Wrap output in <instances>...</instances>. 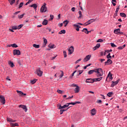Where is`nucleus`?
I'll return each mask as SVG.
<instances>
[{"mask_svg": "<svg viewBox=\"0 0 127 127\" xmlns=\"http://www.w3.org/2000/svg\"><path fill=\"white\" fill-rule=\"evenodd\" d=\"M63 53H64V58H66V57H67V53H66V51H64Z\"/></svg>", "mask_w": 127, "mask_h": 127, "instance_id": "a19ab883", "label": "nucleus"}, {"mask_svg": "<svg viewBox=\"0 0 127 127\" xmlns=\"http://www.w3.org/2000/svg\"><path fill=\"white\" fill-rule=\"evenodd\" d=\"M36 73L38 76L41 77L42 76V74H43V71L40 70V68H39V69L36 70Z\"/></svg>", "mask_w": 127, "mask_h": 127, "instance_id": "7ed1b4c3", "label": "nucleus"}, {"mask_svg": "<svg viewBox=\"0 0 127 127\" xmlns=\"http://www.w3.org/2000/svg\"><path fill=\"white\" fill-rule=\"evenodd\" d=\"M22 5H23V2H21L19 5V8H20L21 7H22Z\"/></svg>", "mask_w": 127, "mask_h": 127, "instance_id": "09e8293b", "label": "nucleus"}, {"mask_svg": "<svg viewBox=\"0 0 127 127\" xmlns=\"http://www.w3.org/2000/svg\"><path fill=\"white\" fill-rule=\"evenodd\" d=\"M73 96H69V97H68V98H67L66 99V100H70V99H72V98H73Z\"/></svg>", "mask_w": 127, "mask_h": 127, "instance_id": "052dcab7", "label": "nucleus"}, {"mask_svg": "<svg viewBox=\"0 0 127 127\" xmlns=\"http://www.w3.org/2000/svg\"><path fill=\"white\" fill-rule=\"evenodd\" d=\"M23 16H24V14H23L20 16H18V18H22V17H23Z\"/></svg>", "mask_w": 127, "mask_h": 127, "instance_id": "864d4df0", "label": "nucleus"}, {"mask_svg": "<svg viewBox=\"0 0 127 127\" xmlns=\"http://www.w3.org/2000/svg\"><path fill=\"white\" fill-rule=\"evenodd\" d=\"M40 10L41 12H46L47 7H46V3H44L43 5L41 7Z\"/></svg>", "mask_w": 127, "mask_h": 127, "instance_id": "f03ea898", "label": "nucleus"}, {"mask_svg": "<svg viewBox=\"0 0 127 127\" xmlns=\"http://www.w3.org/2000/svg\"><path fill=\"white\" fill-rule=\"evenodd\" d=\"M72 11H75V7L71 8Z\"/></svg>", "mask_w": 127, "mask_h": 127, "instance_id": "774afa93", "label": "nucleus"}, {"mask_svg": "<svg viewBox=\"0 0 127 127\" xmlns=\"http://www.w3.org/2000/svg\"><path fill=\"white\" fill-rule=\"evenodd\" d=\"M73 26L74 27H76L75 28V30H76V31H79V30H80V29L79 28V25H77V24H73Z\"/></svg>", "mask_w": 127, "mask_h": 127, "instance_id": "4be33fe9", "label": "nucleus"}, {"mask_svg": "<svg viewBox=\"0 0 127 127\" xmlns=\"http://www.w3.org/2000/svg\"><path fill=\"white\" fill-rule=\"evenodd\" d=\"M96 109L94 108L91 110V115L92 116H95V115H96Z\"/></svg>", "mask_w": 127, "mask_h": 127, "instance_id": "dca6fc26", "label": "nucleus"}, {"mask_svg": "<svg viewBox=\"0 0 127 127\" xmlns=\"http://www.w3.org/2000/svg\"><path fill=\"white\" fill-rule=\"evenodd\" d=\"M66 33V30H63L59 32V34H65Z\"/></svg>", "mask_w": 127, "mask_h": 127, "instance_id": "c756f323", "label": "nucleus"}, {"mask_svg": "<svg viewBox=\"0 0 127 127\" xmlns=\"http://www.w3.org/2000/svg\"><path fill=\"white\" fill-rule=\"evenodd\" d=\"M48 47H49L51 49H53V48H54L55 47V45H49Z\"/></svg>", "mask_w": 127, "mask_h": 127, "instance_id": "4c0bfd02", "label": "nucleus"}, {"mask_svg": "<svg viewBox=\"0 0 127 127\" xmlns=\"http://www.w3.org/2000/svg\"><path fill=\"white\" fill-rule=\"evenodd\" d=\"M19 12H20V11H17V12H15L14 13V14H17L19 13Z\"/></svg>", "mask_w": 127, "mask_h": 127, "instance_id": "69168bd1", "label": "nucleus"}, {"mask_svg": "<svg viewBox=\"0 0 127 127\" xmlns=\"http://www.w3.org/2000/svg\"><path fill=\"white\" fill-rule=\"evenodd\" d=\"M120 31H121V29H117L114 30V33L115 34H119L120 33Z\"/></svg>", "mask_w": 127, "mask_h": 127, "instance_id": "393cba45", "label": "nucleus"}, {"mask_svg": "<svg viewBox=\"0 0 127 127\" xmlns=\"http://www.w3.org/2000/svg\"><path fill=\"white\" fill-rule=\"evenodd\" d=\"M97 49H98V48H97V47L96 46L94 48H93V51L97 50Z\"/></svg>", "mask_w": 127, "mask_h": 127, "instance_id": "4d7b16f0", "label": "nucleus"}, {"mask_svg": "<svg viewBox=\"0 0 127 127\" xmlns=\"http://www.w3.org/2000/svg\"><path fill=\"white\" fill-rule=\"evenodd\" d=\"M113 92H109L107 94V96L108 97H112V95H113Z\"/></svg>", "mask_w": 127, "mask_h": 127, "instance_id": "a18cd8bd", "label": "nucleus"}, {"mask_svg": "<svg viewBox=\"0 0 127 127\" xmlns=\"http://www.w3.org/2000/svg\"><path fill=\"white\" fill-rule=\"evenodd\" d=\"M113 64V61L111 59H108L107 62H105V65H111Z\"/></svg>", "mask_w": 127, "mask_h": 127, "instance_id": "9b49d317", "label": "nucleus"}, {"mask_svg": "<svg viewBox=\"0 0 127 127\" xmlns=\"http://www.w3.org/2000/svg\"><path fill=\"white\" fill-rule=\"evenodd\" d=\"M103 79V77H101L99 78H94V82H100V81H101V80H102Z\"/></svg>", "mask_w": 127, "mask_h": 127, "instance_id": "6ab92c4d", "label": "nucleus"}, {"mask_svg": "<svg viewBox=\"0 0 127 127\" xmlns=\"http://www.w3.org/2000/svg\"><path fill=\"white\" fill-rule=\"evenodd\" d=\"M78 13L79 14V16L78 17V18H81L82 17V12L81 11H78Z\"/></svg>", "mask_w": 127, "mask_h": 127, "instance_id": "ea45409f", "label": "nucleus"}, {"mask_svg": "<svg viewBox=\"0 0 127 127\" xmlns=\"http://www.w3.org/2000/svg\"><path fill=\"white\" fill-rule=\"evenodd\" d=\"M50 18H51V20H53V18H54V16H53L52 15H50Z\"/></svg>", "mask_w": 127, "mask_h": 127, "instance_id": "bf43d9fd", "label": "nucleus"}, {"mask_svg": "<svg viewBox=\"0 0 127 127\" xmlns=\"http://www.w3.org/2000/svg\"><path fill=\"white\" fill-rule=\"evenodd\" d=\"M103 41H104V40L102 39H99L97 41V42H103Z\"/></svg>", "mask_w": 127, "mask_h": 127, "instance_id": "3c124183", "label": "nucleus"}, {"mask_svg": "<svg viewBox=\"0 0 127 127\" xmlns=\"http://www.w3.org/2000/svg\"><path fill=\"white\" fill-rule=\"evenodd\" d=\"M16 92H17V93H18V95L20 97H22V96H26V94L23 93V92H22L20 91L17 90Z\"/></svg>", "mask_w": 127, "mask_h": 127, "instance_id": "f8f14e48", "label": "nucleus"}, {"mask_svg": "<svg viewBox=\"0 0 127 127\" xmlns=\"http://www.w3.org/2000/svg\"><path fill=\"white\" fill-rule=\"evenodd\" d=\"M13 55H20V51L19 50H14Z\"/></svg>", "mask_w": 127, "mask_h": 127, "instance_id": "6e6552de", "label": "nucleus"}, {"mask_svg": "<svg viewBox=\"0 0 127 127\" xmlns=\"http://www.w3.org/2000/svg\"><path fill=\"white\" fill-rule=\"evenodd\" d=\"M37 81V79H34L33 80H30V83H31V84H35Z\"/></svg>", "mask_w": 127, "mask_h": 127, "instance_id": "2f4dec72", "label": "nucleus"}, {"mask_svg": "<svg viewBox=\"0 0 127 127\" xmlns=\"http://www.w3.org/2000/svg\"><path fill=\"white\" fill-rule=\"evenodd\" d=\"M0 101L2 105H4V104H5V99L3 96L0 95Z\"/></svg>", "mask_w": 127, "mask_h": 127, "instance_id": "20e7f679", "label": "nucleus"}, {"mask_svg": "<svg viewBox=\"0 0 127 127\" xmlns=\"http://www.w3.org/2000/svg\"><path fill=\"white\" fill-rule=\"evenodd\" d=\"M19 107L21 108V109H23V110H24L25 113H26V112H27V107H26V105H19Z\"/></svg>", "mask_w": 127, "mask_h": 127, "instance_id": "0eeeda50", "label": "nucleus"}, {"mask_svg": "<svg viewBox=\"0 0 127 127\" xmlns=\"http://www.w3.org/2000/svg\"><path fill=\"white\" fill-rule=\"evenodd\" d=\"M97 73L96 74L97 77H101L103 76L104 72L102 68H96L95 69L90 70L88 71V75H92L94 72Z\"/></svg>", "mask_w": 127, "mask_h": 127, "instance_id": "f257e3e1", "label": "nucleus"}, {"mask_svg": "<svg viewBox=\"0 0 127 127\" xmlns=\"http://www.w3.org/2000/svg\"><path fill=\"white\" fill-rule=\"evenodd\" d=\"M80 91V87L79 86H76L74 89V93H79Z\"/></svg>", "mask_w": 127, "mask_h": 127, "instance_id": "f3484780", "label": "nucleus"}, {"mask_svg": "<svg viewBox=\"0 0 127 127\" xmlns=\"http://www.w3.org/2000/svg\"><path fill=\"white\" fill-rule=\"evenodd\" d=\"M44 39V43L42 45V47H45L46 45L47 44V39H45V38H43Z\"/></svg>", "mask_w": 127, "mask_h": 127, "instance_id": "4468645a", "label": "nucleus"}, {"mask_svg": "<svg viewBox=\"0 0 127 127\" xmlns=\"http://www.w3.org/2000/svg\"><path fill=\"white\" fill-rule=\"evenodd\" d=\"M8 1L9 2V3L11 5H12V4H13V3H14V2H15V0H8Z\"/></svg>", "mask_w": 127, "mask_h": 127, "instance_id": "473e14b6", "label": "nucleus"}, {"mask_svg": "<svg viewBox=\"0 0 127 127\" xmlns=\"http://www.w3.org/2000/svg\"><path fill=\"white\" fill-rule=\"evenodd\" d=\"M100 62H101V63H102L104 62V61H105V59H100Z\"/></svg>", "mask_w": 127, "mask_h": 127, "instance_id": "0e129e2a", "label": "nucleus"}, {"mask_svg": "<svg viewBox=\"0 0 127 127\" xmlns=\"http://www.w3.org/2000/svg\"><path fill=\"white\" fill-rule=\"evenodd\" d=\"M31 7H33L35 9H36V8H37V4L34 3V4H32L31 6H30Z\"/></svg>", "mask_w": 127, "mask_h": 127, "instance_id": "7c9ffc66", "label": "nucleus"}, {"mask_svg": "<svg viewBox=\"0 0 127 127\" xmlns=\"http://www.w3.org/2000/svg\"><path fill=\"white\" fill-rule=\"evenodd\" d=\"M64 27H66L68 23H69V22L68 21V20H65V21H64Z\"/></svg>", "mask_w": 127, "mask_h": 127, "instance_id": "72a5a7b5", "label": "nucleus"}, {"mask_svg": "<svg viewBox=\"0 0 127 127\" xmlns=\"http://www.w3.org/2000/svg\"><path fill=\"white\" fill-rule=\"evenodd\" d=\"M95 21V19H91L87 21L88 24H91V23H93Z\"/></svg>", "mask_w": 127, "mask_h": 127, "instance_id": "cd10ccee", "label": "nucleus"}, {"mask_svg": "<svg viewBox=\"0 0 127 127\" xmlns=\"http://www.w3.org/2000/svg\"><path fill=\"white\" fill-rule=\"evenodd\" d=\"M119 10H120V5L118 6V7L116 8L114 16H118V13L119 12Z\"/></svg>", "mask_w": 127, "mask_h": 127, "instance_id": "2eb2a0df", "label": "nucleus"}, {"mask_svg": "<svg viewBox=\"0 0 127 127\" xmlns=\"http://www.w3.org/2000/svg\"><path fill=\"white\" fill-rule=\"evenodd\" d=\"M78 72V75H81L83 73V70H79Z\"/></svg>", "mask_w": 127, "mask_h": 127, "instance_id": "6e6d98bb", "label": "nucleus"}, {"mask_svg": "<svg viewBox=\"0 0 127 127\" xmlns=\"http://www.w3.org/2000/svg\"><path fill=\"white\" fill-rule=\"evenodd\" d=\"M59 74H61L60 75V78H62V77H63V76H64V72H63V71L61 70L60 71Z\"/></svg>", "mask_w": 127, "mask_h": 127, "instance_id": "b1692460", "label": "nucleus"}, {"mask_svg": "<svg viewBox=\"0 0 127 127\" xmlns=\"http://www.w3.org/2000/svg\"><path fill=\"white\" fill-rule=\"evenodd\" d=\"M82 32H85V33H86V34H89V32L88 31L87 28H83Z\"/></svg>", "mask_w": 127, "mask_h": 127, "instance_id": "c85d7f7f", "label": "nucleus"}, {"mask_svg": "<svg viewBox=\"0 0 127 127\" xmlns=\"http://www.w3.org/2000/svg\"><path fill=\"white\" fill-rule=\"evenodd\" d=\"M33 47L35 48H39V47H40V46L39 45H36L34 44L33 45Z\"/></svg>", "mask_w": 127, "mask_h": 127, "instance_id": "c9c22d12", "label": "nucleus"}, {"mask_svg": "<svg viewBox=\"0 0 127 127\" xmlns=\"http://www.w3.org/2000/svg\"><path fill=\"white\" fill-rule=\"evenodd\" d=\"M10 125L11 126V127H18V124L17 123H10Z\"/></svg>", "mask_w": 127, "mask_h": 127, "instance_id": "5701e85b", "label": "nucleus"}, {"mask_svg": "<svg viewBox=\"0 0 127 127\" xmlns=\"http://www.w3.org/2000/svg\"><path fill=\"white\" fill-rule=\"evenodd\" d=\"M74 52V47L71 46L69 49H68V54L71 55Z\"/></svg>", "mask_w": 127, "mask_h": 127, "instance_id": "423d86ee", "label": "nucleus"}, {"mask_svg": "<svg viewBox=\"0 0 127 127\" xmlns=\"http://www.w3.org/2000/svg\"><path fill=\"white\" fill-rule=\"evenodd\" d=\"M70 105H76V104H81V102H79V101H75L74 102H71V103H69Z\"/></svg>", "mask_w": 127, "mask_h": 127, "instance_id": "a878e982", "label": "nucleus"}, {"mask_svg": "<svg viewBox=\"0 0 127 127\" xmlns=\"http://www.w3.org/2000/svg\"><path fill=\"white\" fill-rule=\"evenodd\" d=\"M68 109H70V107L67 108V109L65 110V109H61L60 110V115H62V114H63V113H64V112H65V111H67V110H68Z\"/></svg>", "mask_w": 127, "mask_h": 127, "instance_id": "412c9836", "label": "nucleus"}, {"mask_svg": "<svg viewBox=\"0 0 127 127\" xmlns=\"http://www.w3.org/2000/svg\"><path fill=\"white\" fill-rule=\"evenodd\" d=\"M57 92L59 93V94H62L63 93V91H62V90H60L59 89H58Z\"/></svg>", "mask_w": 127, "mask_h": 127, "instance_id": "de8ad7c7", "label": "nucleus"}, {"mask_svg": "<svg viewBox=\"0 0 127 127\" xmlns=\"http://www.w3.org/2000/svg\"><path fill=\"white\" fill-rule=\"evenodd\" d=\"M101 46V44H97V45H96V47L98 49L100 48V47Z\"/></svg>", "mask_w": 127, "mask_h": 127, "instance_id": "5fc2aeb1", "label": "nucleus"}, {"mask_svg": "<svg viewBox=\"0 0 127 127\" xmlns=\"http://www.w3.org/2000/svg\"><path fill=\"white\" fill-rule=\"evenodd\" d=\"M70 105V103H67L65 104V105L66 106V107L68 108V107H69V105Z\"/></svg>", "mask_w": 127, "mask_h": 127, "instance_id": "e2e57ef3", "label": "nucleus"}, {"mask_svg": "<svg viewBox=\"0 0 127 127\" xmlns=\"http://www.w3.org/2000/svg\"><path fill=\"white\" fill-rule=\"evenodd\" d=\"M46 29L47 30H49V32H51V28L47 27Z\"/></svg>", "mask_w": 127, "mask_h": 127, "instance_id": "13d9d810", "label": "nucleus"}, {"mask_svg": "<svg viewBox=\"0 0 127 127\" xmlns=\"http://www.w3.org/2000/svg\"><path fill=\"white\" fill-rule=\"evenodd\" d=\"M8 64L10 65V66L12 68H13V67H14V64H13V63H12V62H9Z\"/></svg>", "mask_w": 127, "mask_h": 127, "instance_id": "bb28decb", "label": "nucleus"}, {"mask_svg": "<svg viewBox=\"0 0 127 127\" xmlns=\"http://www.w3.org/2000/svg\"><path fill=\"white\" fill-rule=\"evenodd\" d=\"M90 59H91V55H88L86 56L85 57V58L83 59V61H84V62H88V61H89V60H90Z\"/></svg>", "mask_w": 127, "mask_h": 127, "instance_id": "39448f33", "label": "nucleus"}, {"mask_svg": "<svg viewBox=\"0 0 127 127\" xmlns=\"http://www.w3.org/2000/svg\"><path fill=\"white\" fill-rule=\"evenodd\" d=\"M107 78H109V79L113 80V74L111 73V71L108 73Z\"/></svg>", "mask_w": 127, "mask_h": 127, "instance_id": "aec40b11", "label": "nucleus"}, {"mask_svg": "<svg viewBox=\"0 0 127 127\" xmlns=\"http://www.w3.org/2000/svg\"><path fill=\"white\" fill-rule=\"evenodd\" d=\"M11 47L16 48L17 47H18V46H17V45H16V44H11Z\"/></svg>", "mask_w": 127, "mask_h": 127, "instance_id": "58836bf2", "label": "nucleus"}, {"mask_svg": "<svg viewBox=\"0 0 127 127\" xmlns=\"http://www.w3.org/2000/svg\"><path fill=\"white\" fill-rule=\"evenodd\" d=\"M96 103H97V104H102V100H98L96 101Z\"/></svg>", "mask_w": 127, "mask_h": 127, "instance_id": "603ef678", "label": "nucleus"}, {"mask_svg": "<svg viewBox=\"0 0 127 127\" xmlns=\"http://www.w3.org/2000/svg\"><path fill=\"white\" fill-rule=\"evenodd\" d=\"M95 82L94 79H92V78H87L86 79V83H91L92 84H93V83H94Z\"/></svg>", "mask_w": 127, "mask_h": 127, "instance_id": "9d476101", "label": "nucleus"}, {"mask_svg": "<svg viewBox=\"0 0 127 127\" xmlns=\"http://www.w3.org/2000/svg\"><path fill=\"white\" fill-rule=\"evenodd\" d=\"M30 2H31V1H28L27 3H26L25 5H27V4H29Z\"/></svg>", "mask_w": 127, "mask_h": 127, "instance_id": "338daca9", "label": "nucleus"}, {"mask_svg": "<svg viewBox=\"0 0 127 127\" xmlns=\"http://www.w3.org/2000/svg\"><path fill=\"white\" fill-rule=\"evenodd\" d=\"M23 26V24H20L19 26H17V29H20Z\"/></svg>", "mask_w": 127, "mask_h": 127, "instance_id": "37998d69", "label": "nucleus"}, {"mask_svg": "<svg viewBox=\"0 0 127 127\" xmlns=\"http://www.w3.org/2000/svg\"><path fill=\"white\" fill-rule=\"evenodd\" d=\"M57 107L59 110H62L63 109H65V108H67L66 104L64 105L63 106H62L61 104H58Z\"/></svg>", "mask_w": 127, "mask_h": 127, "instance_id": "1a4fd4ad", "label": "nucleus"}, {"mask_svg": "<svg viewBox=\"0 0 127 127\" xmlns=\"http://www.w3.org/2000/svg\"><path fill=\"white\" fill-rule=\"evenodd\" d=\"M112 83H113L111 84V87H115L116 85H118V84L119 83V80H117L116 81H112Z\"/></svg>", "mask_w": 127, "mask_h": 127, "instance_id": "ddd939ff", "label": "nucleus"}, {"mask_svg": "<svg viewBox=\"0 0 127 127\" xmlns=\"http://www.w3.org/2000/svg\"><path fill=\"white\" fill-rule=\"evenodd\" d=\"M42 23L43 25H47L48 24V20L45 19Z\"/></svg>", "mask_w": 127, "mask_h": 127, "instance_id": "a211bd4d", "label": "nucleus"}, {"mask_svg": "<svg viewBox=\"0 0 127 127\" xmlns=\"http://www.w3.org/2000/svg\"><path fill=\"white\" fill-rule=\"evenodd\" d=\"M110 44H111L112 47H117V45H116L115 44H114V43H111Z\"/></svg>", "mask_w": 127, "mask_h": 127, "instance_id": "49530a36", "label": "nucleus"}, {"mask_svg": "<svg viewBox=\"0 0 127 127\" xmlns=\"http://www.w3.org/2000/svg\"><path fill=\"white\" fill-rule=\"evenodd\" d=\"M125 47H126V45H124L123 46L118 47V49H119V50H122V49L125 48Z\"/></svg>", "mask_w": 127, "mask_h": 127, "instance_id": "e433bc0d", "label": "nucleus"}, {"mask_svg": "<svg viewBox=\"0 0 127 127\" xmlns=\"http://www.w3.org/2000/svg\"><path fill=\"white\" fill-rule=\"evenodd\" d=\"M12 29H13L14 30H16V29H17V26H12Z\"/></svg>", "mask_w": 127, "mask_h": 127, "instance_id": "c03bdc74", "label": "nucleus"}, {"mask_svg": "<svg viewBox=\"0 0 127 127\" xmlns=\"http://www.w3.org/2000/svg\"><path fill=\"white\" fill-rule=\"evenodd\" d=\"M107 59H112V56H111V54L110 53H109L108 55H107Z\"/></svg>", "mask_w": 127, "mask_h": 127, "instance_id": "79ce46f5", "label": "nucleus"}, {"mask_svg": "<svg viewBox=\"0 0 127 127\" xmlns=\"http://www.w3.org/2000/svg\"><path fill=\"white\" fill-rule=\"evenodd\" d=\"M81 60H82V59H78L77 61H76L75 63V64H77L78 63H79V62H80V61H81Z\"/></svg>", "mask_w": 127, "mask_h": 127, "instance_id": "8fccbe9b", "label": "nucleus"}, {"mask_svg": "<svg viewBox=\"0 0 127 127\" xmlns=\"http://www.w3.org/2000/svg\"><path fill=\"white\" fill-rule=\"evenodd\" d=\"M12 119L10 118H7V122H11Z\"/></svg>", "mask_w": 127, "mask_h": 127, "instance_id": "680f3d73", "label": "nucleus"}, {"mask_svg": "<svg viewBox=\"0 0 127 127\" xmlns=\"http://www.w3.org/2000/svg\"><path fill=\"white\" fill-rule=\"evenodd\" d=\"M120 16H121L122 17H127V15L124 13H120Z\"/></svg>", "mask_w": 127, "mask_h": 127, "instance_id": "f704fd0d", "label": "nucleus"}]
</instances>
